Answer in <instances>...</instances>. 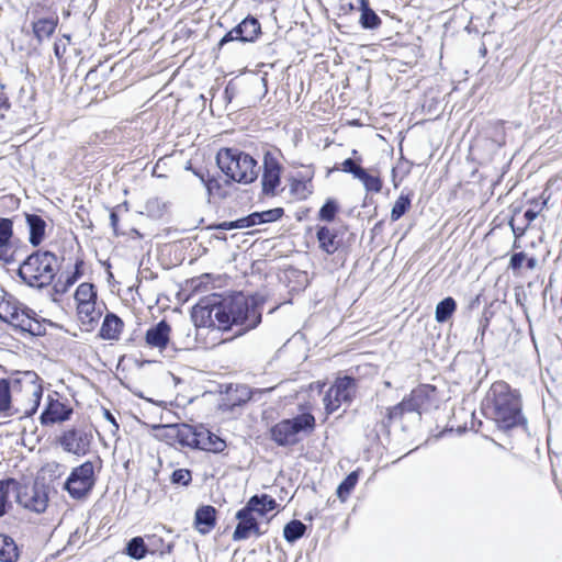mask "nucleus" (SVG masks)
Listing matches in <instances>:
<instances>
[{
  "label": "nucleus",
  "instance_id": "nucleus-35",
  "mask_svg": "<svg viewBox=\"0 0 562 562\" xmlns=\"http://www.w3.org/2000/svg\"><path fill=\"white\" fill-rule=\"evenodd\" d=\"M75 300L77 302V305L95 302L97 292L94 290V285L92 283L87 282L81 283L75 292Z\"/></svg>",
  "mask_w": 562,
  "mask_h": 562
},
{
  "label": "nucleus",
  "instance_id": "nucleus-40",
  "mask_svg": "<svg viewBox=\"0 0 562 562\" xmlns=\"http://www.w3.org/2000/svg\"><path fill=\"white\" fill-rule=\"evenodd\" d=\"M337 212H338L337 203L334 200L328 199L325 202V204L321 207V210L318 212V217L322 221L331 222L335 218Z\"/></svg>",
  "mask_w": 562,
  "mask_h": 562
},
{
  "label": "nucleus",
  "instance_id": "nucleus-5",
  "mask_svg": "<svg viewBox=\"0 0 562 562\" xmlns=\"http://www.w3.org/2000/svg\"><path fill=\"white\" fill-rule=\"evenodd\" d=\"M58 270L59 261L54 252L37 250L20 265L18 274L25 284L41 289L53 282Z\"/></svg>",
  "mask_w": 562,
  "mask_h": 562
},
{
  "label": "nucleus",
  "instance_id": "nucleus-47",
  "mask_svg": "<svg viewBox=\"0 0 562 562\" xmlns=\"http://www.w3.org/2000/svg\"><path fill=\"white\" fill-rule=\"evenodd\" d=\"M0 260L10 263L13 261V251L10 243L0 244Z\"/></svg>",
  "mask_w": 562,
  "mask_h": 562
},
{
  "label": "nucleus",
  "instance_id": "nucleus-45",
  "mask_svg": "<svg viewBox=\"0 0 562 562\" xmlns=\"http://www.w3.org/2000/svg\"><path fill=\"white\" fill-rule=\"evenodd\" d=\"M77 278L78 272H75L71 276H67L65 281H61L59 279L54 285L55 291L60 294L66 293L69 290V288L76 282Z\"/></svg>",
  "mask_w": 562,
  "mask_h": 562
},
{
  "label": "nucleus",
  "instance_id": "nucleus-21",
  "mask_svg": "<svg viewBox=\"0 0 562 562\" xmlns=\"http://www.w3.org/2000/svg\"><path fill=\"white\" fill-rule=\"evenodd\" d=\"M246 507L255 515L263 517L267 513L277 507V502L268 494L254 495L249 498Z\"/></svg>",
  "mask_w": 562,
  "mask_h": 562
},
{
  "label": "nucleus",
  "instance_id": "nucleus-25",
  "mask_svg": "<svg viewBox=\"0 0 562 562\" xmlns=\"http://www.w3.org/2000/svg\"><path fill=\"white\" fill-rule=\"evenodd\" d=\"M172 429L176 431V438L182 446L188 447H196V441L199 437L198 428H194L188 424H180L172 426Z\"/></svg>",
  "mask_w": 562,
  "mask_h": 562
},
{
  "label": "nucleus",
  "instance_id": "nucleus-57",
  "mask_svg": "<svg viewBox=\"0 0 562 562\" xmlns=\"http://www.w3.org/2000/svg\"><path fill=\"white\" fill-rule=\"evenodd\" d=\"M7 104V98L3 93H0V109Z\"/></svg>",
  "mask_w": 562,
  "mask_h": 562
},
{
  "label": "nucleus",
  "instance_id": "nucleus-8",
  "mask_svg": "<svg viewBox=\"0 0 562 562\" xmlns=\"http://www.w3.org/2000/svg\"><path fill=\"white\" fill-rule=\"evenodd\" d=\"M94 465L91 461L74 468L64 483V490L67 491L72 499H86L95 485Z\"/></svg>",
  "mask_w": 562,
  "mask_h": 562
},
{
  "label": "nucleus",
  "instance_id": "nucleus-36",
  "mask_svg": "<svg viewBox=\"0 0 562 562\" xmlns=\"http://www.w3.org/2000/svg\"><path fill=\"white\" fill-rule=\"evenodd\" d=\"M367 191L379 193L382 190V180L378 176L368 173L364 169L358 170V177Z\"/></svg>",
  "mask_w": 562,
  "mask_h": 562
},
{
  "label": "nucleus",
  "instance_id": "nucleus-22",
  "mask_svg": "<svg viewBox=\"0 0 562 562\" xmlns=\"http://www.w3.org/2000/svg\"><path fill=\"white\" fill-rule=\"evenodd\" d=\"M77 314L86 330H91L101 317V312L95 308V302L78 304Z\"/></svg>",
  "mask_w": 562,
  "mask_h": 562
},
{
  "label": "nucleus",
  "instance_id": "nucleus-16",
  "mask_svg": "<svg viewBox=\"0 0 562 562\" xmlns=\"http://www.w3.org/2000/svg\"><path fill=\"white\" fill-rule=\"evenodd\" d=\"M72 408L58 400L50 398L47 406L40 416L41 424L44 426L63 423L70 418Z\"/></svg>",
  "mask_w": 562,
  "mask_h": 562
},
{
  "label": "nucleus",
  "instance_id": "nucleus-1",
  "mask_svg": "<svg viewBox=\"0 0 562 562\" xmlns=\"http://www.w3.org/2000/svg\"><path fill=\"white\" fill-rule=\"evenodd\" d=\"M262 304L257 297L243 293L227 297L212 294L193 307L192 318L198 326L235 330V336H241L261 323Z\"/></svg>",
  "mask_w": 562,
  "mask_h": 562
},
{
  "label": "nucleus",
  "instance_id": "nucleus-51",
  "mask_svg": "<svg viewBox=\"0 0 562 562\" xmlns=\"http://www.w3.org/2000/svg\"><path fill=\"white\" fill-rule=\"evenodd\" d=\"M103 415H104V418L112 424L114 430H119V424L116 423V419L111 414V412L109 409H104Z\"/></svg>",
  "mask_w": 562,
  "mask_h": 562
},
{
  "label": "nucleus",
  "instance_id": "nucleus-43",
  "mask_svg": "<svg viewBox=\"0 0 562 562\" xmlns=\"http://www.w3.org/2000/svg\"><path fill=\"white\" fill-rule=\"evenodd\" d=\"M361 161V158L360 157H357V158H347L342 164H341V169L342 171L345 172H348V173H351L355 178L358 177V170L359 169H363L362 167L359 166V162Z\"/></svg>",
  "mask_w": 562,
  "mask_h": 562
},
{
  "label": "nucleus",
  "instance_id": "nucleus-41",
  "mask_svg": "<svg viewBox=\"0 0 562 562\" xmlns=\"http://www.w3.org/2000/svg\"><path fill=\"white\" fill-rule=\"evenodd\" d=\"M13 235V223L9 218L0 217V244L10 243Z\"/></svg>",
  "mask_w": 562,
  "mask_h": 562
},
{
  "label": "nucleus",
  "instance_id": "nucleus-2",
  "mask_svg": "<svg viewBox=\"0 0 562 562\" xmlns=\"http://www.w3.org/2000/svg\"><path fill=\"white\" fill-rule=\"evenodd\" d=\"M43 386L34 371L18 372L9 379H0V413L12 416L23 412L33 415L41 403Z\"/></svg>",
  "mask_w": 562,
  "mask_h": 562
},
{
  "label": "nucleus",
  "instance_id": "nucleus-15",
  "mask_svg": "<svg viewBox=\"0 0 562 562\" xmlns=\"http://www.w3.org/2000/svg\"><path fill=\"white\" fill-rule=\"evenodd\" d=\"M281 166L279 161L267 153L263 157V173L261 179L262 192L266 195H274L276 189L280 186Z\"/></svg>",
  "mask_w": 562,
  "mask_h": 562
},
{
  "label": "nucleus",
  "instance_id": "nucleus-62",
  "mask_svg": "<svg viewBox=\"0 0 562 562\" xmlns=\"http://www.w3.org/2000/svg\"><path fill=\"white\" fill-rule=\"evenodd\" d=\"M358 151L356 149L352 150V155L357 156Z\"/></svg>",
  "mask_w": 562,
  "mask_h": 562
},
{
  "label": "nucleus",
  "instance_id": "nucleus-46",
  "mask_svg": "<svg viewBox=\"0 0 562 562\" xmlns=\"http://www.w3.org/2000/svg\"><path fill=\"white\" fill-rule=\"evenodd\" d=\"M526 259V254L520 251V252H515L510 257V260H509V268L514 271L518 270L521 268L522 266V262L525 261Z\"/></svg>",
  "mask_w": 562,
  "mask_h": 562
},
{
  "label": "nucleus",
  "instance_id": "nucleus-31",
  "mask_svg": "<svg viewBox=\"0 0 562 562\" xmlns=\"http://www.w3.org/2000/svg\"><path fill=\"white\" fill-rule=\"evenodd\" d=\"M405 414L408 413L406 412L405 404H403L402 401L392 407H387L385 409V416L380 423L381 428L389 434L391 424L401 420Z\"/></svg>",
  "mask_w": 562,
  "mask_h": 562
},
{
  "label": "nucleus",
  "instance_id": "nucleus-44",
  "mask_svg": "<svg viewBox=\"0 0 562 562\" xmlns=\"http://www.w3.org/2000/svg\"><path fill=\"white\" fill-rule=\"evenodd\" d=\"M164 205L158 199H150L145 204L146 212L153 217H159L162 215Z\"/></svg>",
  "mask_w": 562,
  "mask_h": 562
},
{
  "label": "nucleus",
  "instance_id": "nucleus-53",
  "mask_svg": "<svg viewBox=\"0 0 562 562\" xmlns=\"http://www.w3.org/2000/svg\"><path fill=\"white\" fill-rule=\"evenodd\" d=\"M217 228L218 229H222V231H231V229H235V225H234V221H231V222H223L221 224L217 225Z\"/></svg>",
  "mask_w": 562,
  "mask_h": 562
},
{
  "label": "nucleus",
  "instance_id": "nucleus-42",
  "mask_svg": "<svg viewBox=\"0 0 562 562\" xmlns=\"http://www.w3.org/2000/svg\"><path fill=\"white\" fill-rule=\"evenodd\" d=\"M192 480V475L190 470L188 469H178L175 470L171 474V483L188 486Z\"/></svg>",
  "mask_w": 562,
  "mask_h": 562
},
{
  "label": "nucleus",
  "instance_id": "nucleus-9",
  "mask_svg": "<svg viewBox=\"0 0 562 562\" xmlns=\"http://www.w3.org/2000/svg\"><path fill=\"white\" fill-rule=\"evenodd\" d=\"M357 392V382L353 378L342 376L336 379L335 383L326 391L323 398L325 411L333 414L341 405H349Z\"/></svg>",
  "mask_w": 562,
  "mask_h": 562
},
{
  "label": "nucleus",
  "instance_id": "nucleus-52",
  "mask_svg": "<svg viewBox=\"0 0 562 562\" xmlns=\"http://www.w3.org/2000/svg\"><path fill=\"white\" fill-rule=\"evenodd\" d=\"M538 212L537 211H533V210H527L524 214L525 218L528 221V223H531L532 221H535L538 216Z\"/></svg>",
  "mask_w": 562,
  "mask_h": 562
},
{
  "label": "nucleus",
  "instance_id": "nucleus-32",
  "mask_svg": "<svg viewBox=\"0 0 562 562\" xmlns=\"http://www.w3.org/2000/svg\"><path fill=\"white\" fill-rule=\"evenodd\" d=\"M457 310V303L453 297L448 296L440 301L435 311V318L438 323H446Z\"/></svg>",
  "mask_w": 562,
  "mask_h": 562
},
{
  "label": "nucleus",
  "instance_id": "nucleus-20",
  "mask_svg": "<svg viewBox=\"0 0 562 562\" xmlns=\"http://www.w3.org/2000/svg\"><path fill=\"white\" fill-rule=\"evenodd\" d=\"M195 448L217 453L226 448V442L210 430L201 427Z\"/></svg>",
  "mask_w": 562,
  "mask_h": 562
},
{
  "label": "nucleus",
  "instance_id": "nucleus-34",
  "mask_svg": "<svg viewBox=\"0 0 562 562\" xmlns=\"http://www.w3.org/2000/svg\"><path fill=\"white\" fill-rule=\"evenodd\" d=\"M305 531L306 526L301 520L293 519L284 526L283 537L288 542L293 543L302 538Z\"/></svg>",
  "mask_w": 562,
  "mask_h": 562
},
{
  "label": "nucleus",
  "instance_id": "nucleus-24",
  "mask_svg": "<svg viewBox=\"0 0 562 562\" xmlns=\"http://www.w3.org/2000/svg\"><path fill=\"white\" fill-rule=\"evenodd\" d=\"M25 218L30 229V243L38 246L45 236L46 222L37 214H26Z\"/></svg>",
  "mask_w": 562,
  "mask_h": 562
},
{
  "label": "nucleus",
  "instance_id": "nucleus-7",
  "mask_svg": "<svg viewBox=\"0 0 562 562\" xmlns=\"http://www.w3.org/2000/svg\"><path fill=\"white\" fill-rule=\"evenodd\" d=\"M314 428L315 417L311 413H303L293 418L277 423L271 427L270 436L278 446L289 447L300 441V432H312Z\"/></svg>",
  "mask_w": 562,
  "mask_h": 562
},
{
  "label": "nucleus",
  "instance_id": "nucleus-37",
  "mask_svg": "<svg viewBox=\"0 0 562 562\" xmlns=\"http://www.w3.org/2000/svg\"><path fill=\"white\" fill-rule=\"evenodd\" d=\"M126 553L136 560H140L145 558L147 553V548L144 542V539L140 537H134L132 538L126 546Z\"/></svg>",
  "mask_w": 562,
  "mask_h": 562
},
{
  "label": "nucleus",
  "instance_id": "nucleus-38",
  "mask_svg": "<svg viewBox=\"0 0 562 562\" xmlns=\"http://www.w3.org/2000/svg\"><path fill=\"white\" fill-rule=\"evenodd\" d=\"M358 479H359L358 472L357 471H352L338 485V487H337V496L341 501H345L349 496L350 492L355 488V486H356V484L358 482Z\"/></svg>",
  "mask_w": 562,
  "mask_h": 562
},
{
  "label": "nucleus",
  "instance_id": "nucleus-33",
  "mask_svg": "<svg viewBox=\"0 0 562 562\" xmlns=\"http://www.w3.org/2000/svg\"><path fill=\"white\" fill-rule=\"evenodd\" d=\"M284 214L282 207H276L271 210H267L263 212H254L250 214V220L255 225L263 224V223H272L281 218Z\"/></svg>",
  "mask_w": 562,
  "mask_h": 562
},
{
  "label": "nucleus",
  "instance_id": "nucleus-56",
  "mask_svg": "<svg viewBox=\"0 0 562 562\" xmlns=\"http://www.w3.org/2000/svg\"><path fill=\"white\" fill-rule=\"evenodd\" d=\"M292 131L295 133L294 136H293L294 140H299V139H302L304 137V131L303 130H297V127L294 126L292 128Z\"/></svg>",
  "mask_w": 562,
  "mask_h": 562
},
{
  "label": "nucleus",
  "instance_id": "nucleus-19",
  "mask_svg": "<svg viewBox=\"0 0 562 562\" xmlns=\"http://www.w3.org/2000/svg\"><path fill=\"white\" fill-rule=\"evenodd\" d=\"M216 524V509L211 505H204L196 509L194 515V526L202 533H209Z\"/></svg>",
  "mask_w": 562,
  "mask_h": 562
},
{
  "label": "nucleus",
  "instance_id": "nucleus-3",
  "mask_svg": "<svg viewBox=\"0 0 562 562\" xmlns=\"http://www.w3.org/2000/svg\"><path fill=\"white\" fill-rule=\"evenodd\" d=\"M485 415L491 418L498 429L507 431L526 424L521 413V395L505 381L494 382L487 394Z\"/></svg>",
  "mask_w": 562,
  "mask_h": 562
},
{
  "label": "nucleus",
  "instance_id": "nucleus-10",
  "mask_svg": "<svg viewBox=\"0 0 562 562\" xmlns=\"http://www.w3.org/2000/svg\"><path fill=\"white\" fill-rule=\"evenodd\" d=\"M16 502L31 512L44 513L48 504V495L44 484H20L18 482Z\"/></svg>",
  "mask_w": 562,
  "mask_h": 562
},
{
  "label": "nucleus",
  "instance_id": "nucleus-30",
  "mask_svg": "<svg viewBox=\"0 0 562 562\" xmlns=\"http://www.w3.org/2000/svg\"><path fill=\"white\" fill-rule=\"evenodd\" d=\"M359 22L363 29H378L382 21L378 14L370 8L368 0H360V19Z\"/></svg>",
  "mask_w": 562,
  "mask_h": 562
},
{
  "label": "nucleus",
  "instance_id": "nucleus-6",
  "mask_svg": "<svg viewBox=\"0 0 562 562\" xmlns=\"http://www.w3.org/2000/svg\"><path fill=\"white\" fill-rule=\"evenodd\" d=\"M220 169L232 180L251 183L258 177L257 161L248 154L232 148L221 149L216 155Z\"/></svg>",
  "mask_w": 562,
  "mask_h": 562
},
{
  "label": "nucleus",
  "instance_id": "nucleus-23",
  "mask_svg": "<svg viewBox=\"0 0 562 562\" xmlns=\"http://www.w3.org/2000/svg\"><path fill=\"white\" fill-rule=\"evenodd\" d=\"M123 328V321L113 313H108L100 329V337L106 340H117Z\"/></svg>",
  "mask_w": 562,
  "mask_h": 562
},
{
  "label": "nucleus",
  "instance_id": "nucleus-49",
  "mask_svg": "<svg viewBox=\"0 0 562 562\" xmlns=\"http://www.w3.org/2000/svg\"><path fill=\"white\" fill-rule=\"evenodd\" d=\"M66 44L67 43H61V40L55 42L54 44V54L56 56L57 59H61L65 52H66Z\"/></svg>",
  "mask_w": 562,
  "mask_h": 562
},
{
  "label": "nucleus",
  "instance_id": "nucleus-13",
  "mask_svg": "<svg viewBox=\"0 0 562 562\" xmlns=\"http://www.w3.org/2000/svg\"><path fill=\"white\" fill-rule=\"evenodd\" d=\"M261 32L260 23L257 19L248 16L244 19L237 26L232 29L221 41L220 46L232 42H254Z\"/></svg>",
  "mask_w": 562,
  "mask_h": 562
},
{
  "label": "nucleus",
  "instance_id": "nucleus-39",
  "mask_svg": "<svg viewBox=\"0 0 562 562\" xmlns=\"http://www.w3.org/2000/svg\"><path fill=\"white\" fill-rule=\"evenodd\" d=\"M411 207V198L405 194H401L395 201L391 210V220L393 222L400 220Z\"/></svg>",
  "mask_w": 562,
  "mask_h": 562
},
{
  "label": "nucleus",
  "instance_id": "nucleus-27",
  "mask_svg": "<svg viewBox=\"0 0 562 562\" xmlns=\"http://www.w3.org/2000/svg\"><path fill=\"white\" fill-rule=\"evenodd\" d=\"M229 186L231 181L228 179L207 176L205 189L209 198L225 199L228 195L227 188Z\"/></svg>",
  "mask_w": 562,
  "mask_h": 562
},
{
  "label": "nucleus",
  "instance_id": "nucleus-4",
  "mask_svg": "<svg viewBox=\"0 0 562 562\" xmlns=\"http://www.w3.org/2000/svg\"><path fill=\"white\" fill-rule=\"evenodd\" d=\"M0 318L32 336H42L46 331L36 313L3 289L0 290Z\"/></svg>",
  "mask_w": 562,
  "mask_h": 562
},
{
  "label": "nucleus",
  "instance_id": "nucleus-60",
  "mask_svg": "<svg viewBox=\"0 0 562 562\" xmlns=\"http://www.w3.org/2000/svg\"><path fill=\"white\" fill-rule=\"evenodd\" d=\"M171 549H172V544H171V543H168V544H167V550H166V551H167V552H170V551H171Z\"/></svg>",
  "mask_w": 562,
  "mask_h": 562
},
{
  "label": "nucleus",
  "instance_id": "nucleus-48",
  "mask_svg": "<svg viewBox=\"0 0 562 562\" xmlns=\"http://www.w3.org/2000/svg\"><path fill=\"white\" fill-rule=\"evenodd\" d=\"M234 225H235V229H238V228H248V227H252L254 224L250 220V214L248 216H245V217H241V218H238L236 221H234Z\"/></svg>",
  "mask_w": 562,
  "mask_h": 562
},
{
  "label": "nucleus",
  "instance_id": "nucleus-55",
  "mask_svg": "<svg viewBox=\"0 0 562 562\" xmlns=\"http://www.w3.org/2000/svg\"><path fill=\"white\" fill-rule=\"evenodd\" d=\"M194 173L200 178L201 182L206 188V178L210 176L209 171H194Z\"/></svg>",
  "mask_w": 562,
  "mask_h": 562
},
{
  "label": "nucleus",
  "instance_id": "nucleus-61",
  "mask_svg": "<svg viewBox=\"0 0 562 562\" xmlns=\"http://www.w3.org/2000/svg\"><path fill=\"white\" fill-rule=\"evenodd\" d=\"M64 38L66 40L67 43L70 42V36L69 35H64Z\"/></svg>",
  "mask_w": 562,
  "mask_h": 562
},
{
  "label": "nucleus",
  "instance_id": "nucleus-17",
  "mask_svg": "<svg viewBox=\"0 0 562 562\" xmlns=\"http://www.w3.org/2000/svg\"><path fill=\"white\" fill-rule=\"evenodd\" d=\"M170 325L165 319L160 321L147 329L145 335L146 345L162 351L170 341Z\"/></svg>",
  "mask_w": 562,
  "mask_h": 562
},
{
  "label": "nucleus",
  "instance_id": "nucleus-29",
  "mask_svg": "<svg viewBox=\"0 0 562 562\" xmlns=\"http://www.w3.org/2000/svg\"><path fill=\"white\" fill-rule=\"evenodd\" d=\"M20 555L19 548L14 540L0 533V562H15Z\"/></svg>",
  "mask_w": 562,
  "mask_h": 562
},
{
  "label": "nucleus",
  "instance_id": "nucleus-26",
  "mask_svg": "<svg viewBox=\"0 0 562 562\" xmlns=\"http://www.w3.org/2000/svg\"><path fill=\"white\" fill-rule=\"evenodd\" d=\"M57 23L58 19L54 18L40 19L33 23V33L38 43H42L54 34Z\"/></svg>",
  "mask_w": 562,
  "mask_h": 562
},
{
  "label": "nucleus",
  "instance_id": "nucleus-59",
  "mask_svg": "<svg viewBox=\"0 0 562 562\" xmlns=\"http://www.w3.org/2000/svg\"><path fill=\"white\" fill-rule=\"evenodd\" d=\"M496 127H497V128H498V127L504 128V123H502V122L496 123Z\"/></svg>",
  "mask_w": 562,
  "mask_h": 562
},
{
  "label": "nucleus",
  "instance_id": "nucleus-58",
  "mask_svg": "<svg viewBox=\"0 0 562 562\" xmlns=\"http://www.w3.org/2000/svg\"><path fill=\"white\" fill-rule=\"evenodd\" d=\"M494 136H503V137H507V136H508V134H507L506 132H504L503 134H498V133H496Z\"/></svg>",
  "mask_w": 562,
  "mask_h": 562
},
{
  "label": "nucleus",
  "instance_id": "nucleus-54",
  "mask_svg": "<svg viewBox=\"0 0 562 562\" xmlns=\"http://www.w3.org/2000/svg\"><path fill=\"white\" fill-rule=\"evenodd\" d=\"M525 260H526V266L529 270H533L538 266V261L535 257H530V258L526 257Z\"/></svg>",
  "mask_w": 562,
  "mask_h": 562
},
{
  "label": "nucleus",
  "instance_id": "nucleus-50",
  "mask_svg": "<svg viewBox=\"0 0 562 562\" xmlns=\"http://www.w3.org/2000/svg\"><path fill=\"white\" fill-rule=\"evenodd\" d=\"M110 224L114 233H117L119 216L115 210H112L110 213Z\"/></svg>",
  "mask_w": 562,
  "mask_h": 562
},
{
  "label": "nucleus",
  "instance_id": "nucleus-18",
  "mask_svg": "<svg viewBox=\"0 0 562 562\" xmlns=\"http://www.w3.org/2000/svg\"><path fill=\"white\" fill-rule=\"evenodd\" d=\"M316 237L319 248L327 255L335 254L341 246V239L338 237V231L334 227L319 226Z\"/></svg>",
  "mask_w": 562,
  "mask_h": 562
},
{
  "label": "nucleus",
  "instance_id": "nucleus-14",
  "mask_svg": "<svg viewBox=\"0 0 562 562\" xmlns=\"http://www.w3.org/2000/svg\"><path fill=\"white\" fill-rule=\"evenodd\" d=\"M238 524L233 532V540H246L254 533L260 537L263 532L260 530L256 516L245 506L236 513Z\"/></svg>",
  "mask_w": 562,
  "mask_h": 562
},
{
  "label": "nucleus",
  "instance_id": "nucleus-11",
  "mask_svg": "<svg viewBox=\"0 0 562 562\" xmlns=\"http://www.w3.org/2000/svg\"><path fill=\"white\" fill-rule=\"evenodd\" d=\"M91 441V432L80 428L67 429L57 438V442L64 451L78 457L89 452Z\"/></svg>",
  "mask_w": 562,
  "mask_h": 562
},
{
  "label": "nucleus",
  "instance_id": "nucleus-12",
  "mask_svg": "<svg viewBox=\"0 0 562 562\" xmlns=\"http://www.w3.org/2000/svg\"><path fill=\"white\" fill-rule=\"evenodd\" d=\"M435 391V386L429 384H422L414 389L408 396L402 400L406 412L408 414L416 413L418 418H420L422 412L429 407Z\"/></svg>",
  "mask_w": 562,
  "mask_h": 562
},
{
  "label": "nucleus",
  "instance_id": "nucleus-28",
  "mask_svg": "<svg viewBox=\"0 0 562 562\" xmlns=\"http://www.w3.org/2000/svg\"><path fill=\"white\" fill-rule=\"evenodd\" d=\"M18 481L14 479L0 480V517L7 514L10 507L9 497L16 496Z\"/></svg>",
  "mask_w": 562,
  "mask_h": 562
}]
</instances>
